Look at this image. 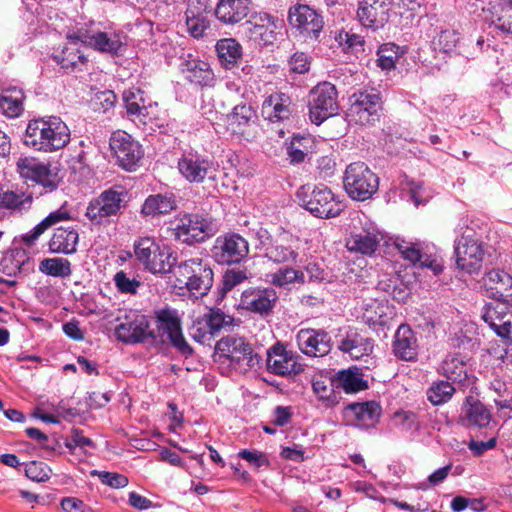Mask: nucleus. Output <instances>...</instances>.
<instances>
[{
  "label": "nucleus",
  "instance_id": "0e129e2a",
  "mask_svg": "<svg viewBox=\"0 0 512 512\" xmlns=\"http://www.w3.org/2000/svg\"><path fill=\"white\" fill-rule=\"evenodd\" d=\"M394 422L396 426L404 431H411L418 428L416 415L410 411L395 413Z\"/></svg>",
  "mask_w": 512,
  "mask_h": 512
},
{
  "label": "nucleus",
  "instance_id": "4c0bfd02",
  "mask_svg": "<svg viewBox=\"0 0 512 512\" xmlns=\"http://www.w3.org/2000/svg\"><path fill=\"white\" fill-rule=\"evenodd\" d=\"M79 234L72 227H59L55 229L49 242L52 253L72 254L77 250Z\"/></svg>",
  "mask_w": 512,
  "mask_h": 512
},
{
  "label": "nucleus",
  "instance_id": "bb28decb",
  "mask_svg": "<svg viewBox=\"0 0 512 512\" xmlns=\"http://www.w3.org/2000/svg\"><path fill=\"white\" fill-rule=\"evenodd\" d=\"M492 420L491 411L477 398L467 396L461 406L460 423L469 429H482L489 426Z\"/></svg>",
  "mask_w": 512,
  "mask_h": 512
},
{
  "label": "nucleus",
  "instance_id": "4d7b16f0",
  "mask_svg": "<svg viewBox=\"0 0 512 512\" xmlns=\"http://www.w3.org/2000/svg\"><path fill=\"white\" fill-rule=\"evenodd\" d=\"M51 469L43 462L31 461L25 466V475L35 482H45L50 478Z\"/></svg>",
  "mask_w": 512,
  "mask_h": 512
},
{
  "label": "nucleus",
  "instance_id": "8fccbe9b",
  "mask_svg": "<svg viewBox=\"0 0 512 512\" xmlns=\"http://www.w3.org/2000/svg\"><path fill=\"white\" fill-rule=\"evenodd\" d=\"M403 51L394 43H384L377 51V65L382 70L390 71L395 68L397 60L401 57Z\"/></svg>",
  "mask_w": 512,
  "mask_h": 512
},
{
  "label": "nucleus",
  "instance_id": "1a4fd4ad",
  "mask_svg": "<svg viewBox=\"0 0 512 512\" xmlns=\"http://www.w3.org/2000/svg\"><path fill=\"white\" fill-rule=\"evenodd\" d=\"M16 168L22 179L32 181L40 188V195L56 191L62 182L56 168L34 157H20Z\"/></svg>",
  "mask_w": 512,
  "mask_h": 512
},
{
  "label": "nucleus",
  "instance_id": "7ed1b4c3",
  "mask_svg": "<svg viewBox=\"0 0 512 512\" xmlns=\"http://www.w3.org/2000/svg\"><path fill=\"white\" fill-rule=\"evenodd\" d=\"M136 259L153 274H166L176 265L177 257L172 249L158 244L151 237H143L134 243Z\"/></svg>",
  "mask_w": 512,
  "mask_h": 512
},
{
  "label": "nucleus",
  "instance_id": "2f4dec72",
  "mask_svg": "<svg viewBox=\"0 0 512 512\" xmlns=\"http://www.w3.org/2000/svg\"><path fill=\"white\" fill-rule=\"evenodd\" d=\"M181 72L184 77L191 83L200 86H210L214 81V73L210 65L191 55L182 61L180 65Z\"/></svg>",
  "mask_w": 512,
  "mask_h": 512
},
{
  "label": "nucleus",
  "instance_id": "49530a36",
  "mask_svg": "<svg viewBox=\"0 0 512 512\" xmlns=\"http://www.w3.org/2000/svg\"><path fill=\"white\" fill-rule=\"evenodd\" d=\"M269 277L272 285L281 288L288 287L293 283L303 284L305 282L304 272L289 266L278 269L271 273Z\"/></svg>",
  "mask_w": 512,
  "mask_h": 512
},
{
  "label": "nucleus",
  "instance_id": "4be33fe9",
  "mask_svg": "<svg viewBox=\"0 0 512 512\" xmlns=\"http://www.w3.org/2000/svg\"><path fill=\"white\" fill-rule=\"evenodd\" d=\"M277 300V292L271 287H250L242 292L239 306L265 317L272 313Z\"/></svg>",
  "mask_w": 512,
  "mask_h": 512
},
{
  "label": "nucleus",
  "instance_id": "6e6d98bb",
  "mask_svg": "<svg viewBox=\"0 0 512 512\" xmlns=\"http://www.w3.org/2000/svg\"><path fill=\"white\" fill-rule=\"evenodd\" d=\"M65 446L73 453L76 448H80L83 451L87 448L94 449L95 443L90 438L84 436L82 430L73 428L66 439Z\"/></svg>",
  "mask_w": 512,
  "mask_h": 512
},
{
  "label": "nucleus",
  "instance_id": "6e6552de",
  "mask_svg": "<svg viewBox=\"0 0 512 512\" xmlns=\"http://www.w3.org/2000/svg\"><path fill=\"white\" fill-rule=\"evenodd\" d=\"M154 318L156 329L152 330L153 335L149 337L159 338L162 343L168 342L182 355L190 356L193 350L183 336L178 312L174 309L164 308L155 311Z\"/></svg>",
  "mask_w": 512,
  "mask_h": 512
},
{
  "label": "nucleus",
  "instance_id": "69168bd1",
  "mask_svg": "<svg viewBox=\"0 0 512 512\" xmlns=\"http://www.w3.org/2000/svg\"><path fill=\"white\" fill-rule=\"evenodd\" d=\"M304 139L305 138L299 136L293 137L289 147L287 148V154L291 163H301L304 161L305 156L307 155V149H303L301 147V141Z\"/></svg>",
  "mask_w": 512,
  "mask_h": 512
},
{
  "label": "nucleus",
  "instance_id": "a19ab883",
  "mask_svg": "<svg viewBox=\"0 0 512 512\" xmlns=\"http://www.w3.org/2000/svg\"><path fill=\"white\" fill-rule=\"evenodd\" d=\"M32 195L4 189L0 186V210L22 212L31 207Z\"/></svg>",
  "mask_w": 512,
  "mask_h": 512
},
{
  "label": "nucleus",
  "instance_id": "774afa93",
  "mask_svg": "<svg viewBox=\"0 0 512 512\" xmlns=\"http://www.w3.org/2000/svg\"><path fill=\"white\" fill-rule=\"evenodd\" d=\"M61 507L64 512H94V510L86 505L82 500L75 497H67L62 499Z\"/></svg>",
  "mask_w": 512,
  "mask_h": 512
},
{
  "label": "nucleus",
  "instance_id": "9b49d317",
  "mask_svg": "<svg viewBox=\"0 0 512 512\" xmlns=\"http://www.w3.org/2000/svg\"><path fill=\"white\" fill-rule=\"evenodd\" d=\"M180 175L191 184H201L207 179L214 180L217 167L212 158L194 150L185 151L178 159Z\"/></svg>",
  "mask_w": 512,
  "mask_h": 512
},
{
  "label": "nucleus",
  "instance_id": "aec40b11",
  "mask_svg": "<svg viewBox=\"0 0 512 512\" xmlns=\"http://www.w3.org/2000/svg\"><path fill=\"white\" fill-rule=\"evenodd\" d=\"M395 247L402 257L412 265L420 268H429L435 275L443 270L442 261L432 254L428 245L396 239Z\"/></svg>",
  "mask_w": 512,
  "mask_h": 512
},
{
  "label": "nucleus",
  "instance_id": "b1692460",
  "mask_svg": "<svg viewBox=\"0 0 512 512\" xmlns=\"http://www.w3.org/2000/svg\"><path fill=\"white\" fill-rule=\"evenodd\" d=\"M122 98L127 116L132 121L145 124L148 119L153 118L157 104L153 103L140 88L132 87L125 90Z\"/></svg>",
  "mask_w": 512,
  "mask_h": 512
},
{
  "label": "nucleus",
  "instance_id": "5fc2aeb1",
  "mask_svg": "<svg viewBox=\"0 0 512 512\" xmlns=\"http://www.w3.org/2000/svg\"><path fill=\"white\" fill-rule=\"evenodd\" d=\"M113 282L118 292L122 294H136L141 282L135 277L129 276L123 270L118 271L114 277Z\"/></svg>",
  "mask_w": 512,
  "mask_h": 512
},
{
  "label": "nucleus",
  "instance_id": "3c124183",
  "mask_svg": "<svg viewBox=\"0 0 512 512\" xmlns=\"http://www.w3.org/2000/svg\"><path fill=\"white\" fill-rule=\"evenodd\" d=\"M456 389L448 381H438L432 384L427 391V397L433 405H441L448 402Z\"/></svg>",
  "mask_w": 512,
  "mask_h": 512
},
{
  "label": "nucleus",
  "instance_id": "72a5a7b5",
  "mask_svg": "<svg viewBox=\"0 0 512 512\" xmlns=\"http://www.w3.org/2000/svg\"><path fill=\"white\" fill-rule=\"evenodd\" d=\"M443 374L447 379L460 385H469L470 367L467 363V358L461 354L448 355L442 363Z\"/></svg>",
  "mask_w": 512,
  "mask_h": 512
},
{
  "label": "nucleus",
  "instance_id": "f704fd0d",
  "mask_svg": "<svg viewBox=\"0 0 512 512\" xmlns=\"http://www.w3.org/2000/svg\"><path fill=\"white\" fill-rule=\"evenodd\" d=\"M347 413L354 417L355 426L368 428L379 421L381 407L374 401L353 403L347 407Z\"/></svg>",
  "mask_w": 512,
  "mask_h": 512
},
{
  "label": "nucleus",
  "instance_id": "9d476101",
  "mask_svg": "<svg viewBox=\"0 0 512 512\" xmlns=\"http://www.w3.org/2000/svg\"><path fill=\"white\" fill-rule=\"evenodd\" d=\"M343 183L350 198L365 201L377 192L379 178L364 162H353L345 170Z\"/></svg>",
  "mask_w": 512,
  "mask_h": 512
},
{
  "label": "nucleus",
  "instance_id": "f8f14e48",
  "mask_svg": "<svg viewBox=\"0 0 512 512\" xmlns=\"http://www.w3.org/2000/svg\"><path fill=\"white\" fill-rule=\"evenodd\" d=\"M308 109L310 120L316 125L334 116L338 110L335 86L329 82L316 85L309 93Z\"/></svg>",
  "mask_w": 512,
  "mask_h": 512
},
{
  "label": "nucleus",
  "instance_id": "603ef678",
  "mask_svg": "<svg viewBox=\"0 0 512 512\" xmlns=\"http://www.w3.org/2000/svg\"><path fill=\"white\" fill-rule=\"evenodd\" d=\"M23 93L17 92V95L0 96V110L8 118H16L23 112Z\"/></svg>",
  "mask_w": 512,
  "mask_h": 512
},
{
  "label": "nucleus",
  "instance_id": "e2e57ef3",
  "mask_svg": "<svg viewBox=\"0 0 512 512\" xmlns=\"http://www.w3.org/2000/svg\"><path fill=\"white\" fill-rule=\"evenodd\" d=\"M459 41V34L455 30L441 31L437 37L439 49L445 53L452 51Z\"/></svg>",
  "mask_w": 512,
  "mask_h": 512
},
{
  "label": "nucleus",
  "instance_id": "4468645a",
  "mask_svg": "<svg viewBox=\"0 0 512 512\" xmlns=\"http://www.w3.org/2000/svg\"><path fill=\"white\" fill-rule=\"evenodd\" d=\"M110 149L117 164L127 171H134L143 157L139 142L125 131L117 130L109 140Z\"/></svg>",
  "mask_w": 512,
  "mask_h": 512
},
{
  "label": "nucleus",
  "instance_id": "20e7f679",
  "mask_svg": "<svg viewBox=\"0 0 512 512\" xmlns=\"http://www.w3.org/2000/svg\"><path fill=\"white\" fill-rule=\"evenodd\" d=\"M66 38L72 40V42H81L95 51L111 56L122 54L126 46V37L123 32L116 30L103 31L95 27L78 28L76 31L69 32Z\"/></svg>",
  "mask_w": 512,
  "mask_h": 512
},
{
  "label": "nucleus",
  "instance_id": "423d86ee",
  "mask_svg": "<svg viewBox=\"0 0 512 512\" xmlns=\"http://www.w3.org/2000/svg\"><path fill=\"white\" fill-rule=\"evenodd\" d=\"M457 231L459 236L454 243L457 267L467 273H473L481 268L484 258L482 241L469 226H461Z\"/></svg>",
  "mask_w": 512,
  "mask_h": 512
},
{
  "label": "nucleus",
  "instance_id": "f03ea898",
  "mask_svg": "<svg viewBox=\"0 0 512 512\" xmlns=\"http://www.w3.org/2000/svg\"><path fill=\"white\" fill-rule=\"evenodd\" d=\"M296 196L300 204L318 218L337 217L344 208L343 203L332 190L323 184L314 186L313 189L309 186H302L298 189Z\"/></svg>",
  "mask_w": 512,
  "mask_h": 512
},
{
  "label": "nucleus",
  "instance_id": "e433bc0d",
  "mask_svg": "<svg viewBox=\"0 0 512 512\" xmlns=\"http://www.w3.org/2000/svg\"><path fill=\"white\" fill-rule=\"evenodd\" d=\"M338 347L342 352L349 354L352 359L358 360L372 353L373 341L356 331H349Z\"/></svg>",
  "mask_w": 512,
  "mask_h": 512
},
{
  "label": "nucleus",
  "instance_id": "864d4df0",
  "mask_svg": "<svg viewBox=\"0 0 512 512\" xmlns=\"http://www.w3.org/2000/svg\"><path fill=\"white\" fill-rule=\"evenodd\" d=\"M187 32L193 38H203L206 35L207 30L210 29V21L208 16H196L195 14H189L185 16Z\"/></svg>",
  "mask_w": 512,
  "mask_h": 512
},
{
  "label": "nucleus",
  "instance_id": "13d9d810",
  "mask_svg": "<svg viewBox=\"0 0 512 512\" xmlns=\"http://www.w3.org/2000/svg\"><path fill=\"white\" fill-rule=\"evenodd\" d=\"M489 387L498 395V398L494 399V403L499 409L512 408V398L502 399L503 397L509 394L507 384L504 381L500 379H494L493 381L490 382Z\"/></svg>",
  "mask_w": 512,
  "mask_h": 512
},
{
  "label": "nucleus",
  "instance_id": "2eb2a0df",
  "mask_svg": "<svg viewBox=\"0 0 512 512\" xmlns=\"http://www.w3.org/2000/svg\"><path fill=\"white\" fill-rule=\"evenodd\" d=\"M126 193L110 188L92 199L86 208V217L94 224H103L117 216L123 207Z\"/></svg>",
  "mask_w": 512,
  "mask_h": 512
},
{
  "label": "nucleus",
  "instance_id": "c85d7f7f",
  "mask_svg": "<svg viewBox=\"0 0 512 512\" xmlns=\"http://www.w3.org/2000/svg\"><path fill=\"white\" fill-rule=\"evenodd\" d=\"M418 341L415 332L409 325L402 324L395 332L392 351L403 361H414L418 355Z\"/></svg>",
  "mask_w": 512,
  "mask_h": 512
},
{
  "label": "nucleus",
  "instance_id": "052dcab7",
  "mask_svg": "<svg viewBox=\"0 0 512 512\" xmlns=\"http://www.w3.org/2000/svg\"><path fill=\"white\" fill-rule=\"evenodd\" d=\"M335 40L340 46L351 50H358L364 44L363 37L350 31H340L335 36Z\"/></svg>",
  "mask_w": 512,
  "mask_h": 512
},
{
  "label": "nucleus",
  "instance_id": "37998d69",
  "mask_svg": "<svg viewBox=\"0 0 512 512\" xmlns=\"http://www.w3.org/2000/svg\"><path fill=\"white\" fill-rule=\"evenodd\" d=\"M176 208V201L172 195H151L149 196L141 209L145 216H157L167 214Z\"/></svg>",
  "mask_w": 512,
  "mask_h": 512
},
{
  "label": "nucleus",
  "instance_id": "c9c22d12",
  "mask_svg": "<svg viewBox=\"0 0 512 512\" xmlns=\"http://www.w3.org/2000/svg\"><path fill=\"white\" fill-rule=\"evenodd\" d=\"M382 239L383 236L379 231L364 230L351 234L347 239L346 246L352 252L371 255L377 250Z\"/></svg>",
  "mask_w": 512,
  "mask_h": 512
},
{
  "label": "nucleus",
  "instance_id": "5701e85b",
  "mask_svg": "<svg viewBox=\"0 0 512 512\" xmlns=\"http://www.w3.org/2000/svg\"><path fill=\"white\" fill-rule=\"evenodd\" d=\"M115 335L122 342L138 343L153 335V331L150 329L145 315L130 311L125 314L124 320L115 327Z\"/></svg>",
  "mask_w": 512,
  "mask_h": 512
},
{
  "label": "nucleus",
  "instance_id": "de8ad7c7",
  "mask_svg": "<svg viewBox=\"0 0 512 512\" xmlns=\"http://www.w3.org/2000/svg\"><path fill=\"white\" fill-rule=\"evenodd\" d=\"M203 321L209 329V334L215 335L223 329L227 330L231 328L234 322V318L225 314L219 308H211L203 316Z\"/></svg>",
  "mask_w": 512,
  "mask_h": 512
},
{
  "label": "nucleus",
  "instance_id": "f257e3e1",
  "mask_svg": "<svg viewBox=\"0 0 512 512\" xmlns=\"http://www.w3.org/2000/svg\"><path fill=\"white\" fill-rule=\"evenodd\" d=\"M23 142L36 151L55 152L70 142V130L59 117L35 118L28 122Z\"/></svg>",
  "mask_w": 512,
  "mask_h": 512
},
{
  "label": "nucleus",
  "instance_id": "338daca9",
  "mask_svg": "<svg viewBox=\"0 0 512 512\" xmlns=\"http://www.w3.org/2000/svg\"><path fill=\"white\" fill-rule=\"evenodd\" d=\"M290 71L298 74L307 72L310 68L308 56L303 52L294 53L289 60Z\"/></svg>",
  "mask_w": 512,
  "mask_h": 512
},
{
  "label": "nucleus",
  "instance_id": "473e14b6",
  "mask_svg": "<svg viewBox=\"0 0 512 512\" xmlns=\"http://www.w3.org/2000/svg\"><path fill=\"white\" fill-rule=\"evenodd\" d=\"M250 0H220L215 7L216 18L224 24H236L250 12Z\"/></svg>",
  "mask_w": 512,
  "mask_h": 512
},
{
  "label": "nucleus",
  "instance_id": "79ce46f5",
  "mask_svg": "<svg viewBox=\"0 0 512 512\" xmlns=\"http://www.w3.org/2000/svg\"><path fill=\"white\" fill-rule=\"evenodd\" d=\"M215 48L220 63L226 69H232L242 56V46L233 38L218 40Z\"/></svg>",
  "mask_w": 512,
  "mask_h": 512
},
{
  "label": "nucleus",
  "instance_id": "680f3d73",
  "mask_svg": "<svg viewBox=\"0 0 512 512\" xmlns=\"http://www.w3.org/2000/svg\"><path fill=\"white\" fill-rule=\"evenodd\" d=\"M248 278L246 271L240 269H229L223 275L224 292L232 290L235 286L242 283Z\"/></svg>",
  "mask_w": 512,
  "mask_h": 512
},
{
  "label": "nucleus",
  "instance_id": "ea45409f",
  "mask_svg": "<svg viewBox=\"0 0 512 512\" xmlns=\"http://www.w3.org/2000/svg\"><path fill=\"white\" fill-rule=\"evenodd\" d=\"M68 41L69 44L64 46L59 54L54 56V60L62 69L68 72H73L77 69H81V67L87 62V58L77 47L79 42H72V40Z\"/></svg>",
  "mask_w": 512,
  "mask_h": 512
},
{
  "label": "nucleus",
  "instance_id": "bf43d9fd",
  "mask_svg": "<svg viewBox=\"0 0 512 512\" xmlns=\"http://www.w3.org/2000/svg\"><path fill=\"white\" fill-rule=\"evenodd\" d=\"M92 475H97L101 482L112 488H123L128 484V478L122 474L106 471H93Z\"/></svg>",
  "mask_w": 512,
  "mask_h": 512
},
{
  "label": "nucleus",
  "instance_id": "a211bd4d",
  "mask_svg": "<svg viewBox=\"0 0 512 512\" xmlns=\"http://www.w3.org/2000/svg\"><path fill=\"white\" fill-rule=\"evenodd\" d=\"M351 105L348 109L350 121L360 125L374 123L378 119L381 109V98L374 90H365L351 96Z\"/></svg>",
  "mask_w": 512,
  "mask_h": 512
},
{
  "label": "nucleus",
  "instance_id": "a878e982",
  "mask_svg": "<svg viewBox=\"0 0 512 512\" xmlns=\"http://www.w3.org/2000/svg\"><path fill=\"white\" fill-rule=\"evenodd\" d=\"M299 349L307 356L322 357L331 349V337L324 330L301 329L296 335Z\"/></svg>",
  "mask_w": 512,
  "mask_h": 512
},
{
  "label": "nucleus",
  "instance_id": "58836bf2",
  "mask_svg": "<svg viewBox=\"0 0 512 512\" xmlns=\"http://www.w3.org/2000/svg\"><path fill=\"white\" fill-rule=\"evenodd\" d=\"M333 383L335 388H340L346 393H355L367 388V382L357 367L339 371L333 378Z\"/></svg>",
  "mask_w": 512,
  "mask_h": 512
},
{
  "label": "nucleus",
  "instance_id": "f3484780",
  "mask_svg": "<svg viewBox=\"0 0 512 512\" xmlns=\"http://www.w3.org/2000/svg\"><path fill=\"white\" fill-rule=\"evenodd\" d=\"M211 252L219 264H236L248 256L249 244L241 235L228 233L216 238Z\"/></svg>",
  "mask_w": 512,
  "mask_h": 512
},
{
  "label": "nucleus",
  "instance_id": "c756f323",
  "mask_svg": "<svg viewBox=\"0 0 512 512\" xmlns=\"http://www.w3.org/2000/svg\"><path fill=\"white\" fill-rule=\"evenodd\" d=\"M291 99L288 95L278 92L266 97L262 103L261 115L271 122L277 123L289 119L291 116Z\"/></svg>",
  "mask_w": 512,
  "mask_h": 512
},
{
  "label": "nucleus",
  "instance_id": "cd10ccee",
  "mask_svg": "<svg viewBox=\"0 0 512 512\" xmlns=\"http://www.w3.org/2000/svg\"><path fill=\"white\" fill-rule=\"evenodd\" d=\"M357 17L365 27L378 29L389 18V4L387 0H363L360 2Z\"/></svg>",
  "mask_w": 512,
  "mask_h": 512
},
{
  "label": "nucleus",
  "instance_id": "39448f33",
  "mask_svg": "<svg viewBox=\"0 0 512 512\" xmlns=\"http://www.w3.org/2000/svg\"><path fill=\"white\" fill-rule=\"evenodd\" d=\"M173 273L177 282L195 294L206 295L213 285L214 273L210 263L200 257L180 262L174 267Z\"/></svg>",
  "mask_w": 512,
  "mask_h": 512
},
{
  "label": "nucleus",
  "instance_id": "6ab92c4d",
  "mask_svg": "<svg viewBox=\"0 0 512 512\" xmlns=\"http://www.w3.org/2000/svg\"><path fill=\"white\" fill-rule=\"evenodd\" d=\"M482 319L500 337L512 342V306L510 300H493L483 307Z\"/></svg>",
  "mask_w": 512,
  "mask_h": 512
},
{
  "label": "nucleus",
  "instance_id": "7c9ffc66",
  "mask_svg": "<svg viewBox=\"0 0 512 512\" xmlns=\"http://www.w3.org/2000/svg\"><path fill=\"white\" fill-rule=\"evenodd\" d=\"M483 285L494 300H512V276L501 269H492L483 278Z\"/></svg>",
  "mask_w": 512,
  "mask_h": 512
},
{
  "label": "nucleus",
  "instance_id": "09e8293b",
  "mask_svg": "<svg viewBox=\"0 0 512 512\" xmlns=\"http://www.w3.org/2000/svg\"><path fill=\"white\" fill-rule=\"evenodd\" d=\"M39 270L49 276L66 278L72 273L71 263L66 258H46L39 264Z\"/></svg>",
  "mask_w": 512,
  "mask_h": 512
},
{
  "label": "nucleus",
  "instance_id": "c03bdc74",
  "mask_svg": "<svg viewBox=\"0 0 512 512\" xmlns=\"http://www.w3.org/2000/svg\"><path fill=\"white\" fill-rule=\"evenodd\" d=\"M298 251L292 243L276 242L266 251V257L278 264H295Z\"/></svg>",
  "mask_w": 512,
  "mask_h": 512
},
{
  "label": "nucleus",
  "instance_id": "a18cd8bd",
  "mask_svg": "<svg viewBox=\"0 0 512 512\" xmlns=\"http://www.w3.org/2000/svg\"><path fill=\"white\" fill-rule=\"evenodd\" d=\"M255 117V111L250 105L239 104L233 108L228 121L234 132L244 133L245 129L254 122Z\"/></svg>",
  "mask_w": 512,
  "mask_h": 512
},
{
  "label": "nucleus",
  "instance_id": "412c9836",
  "mask_svg": "<svg viewBox=\"0 0 512 512\" xmlns=\"http://www.w3.org/2000/svg\"><path fill=\"white\" fill-rule=\"evenodd\" d=\"M266 366L270 373L279 376L290 374H299L303 371V366L299 362V355L277 342L266 352Z\"/></svg>",
  "mask_w": 512,
  "mask_h": 512
},
{
  "label": "nucleus",
  "instance_id": "dca6fc26",
  "mask_svg": "<svg viewBox=\"0 0 512 512\" xmlns=\"http://www.w3.org/2000/svg\"><path fill=\"white\" fill-rule=\"evenodd\" d=\"M288 21L305 40L318 39L324 27L323 16L306 4H295L289 8Z\"/></svg>",
  "mask_w": 512,
  "mask_h": 512
},
{
  "label": "nucleus",
  "instance_id": "393cba45",
  "mask_svg": "<svg viewBox=\"0 0 512 512\" xmlns=\"http://www.w3.org/2000/svg\"><path fill=\"white\" fill-rule=\"evenodd\" d=\"M282 23V20L268 13H260L249 21L247 36L259 46L273 45L277 40L276 30L282 27Z\"/></svg>",
  "mask_w": 512,
  "mask_h": 512
},
{
  "label": "nucleus",
  "instance_id": "ddd939ff",
  "mask_svg": "<svg viewBox=\"0 0 512 512\" xmlns=\"http://www.w3.org/2000/svg\"><path fill=\"white\" fill-rule=\"evenodd\" d=\"M176 239L183 243L203 242L215 233L213 223L198 214H184L174 222Z\"/></svg>",
  "mask_w": 512,
  "mask_h": 512
},
{
  "label": "nucleus",
  "instance_id": "0eeeda50",
  "mask_svg": "<svg viewBox=\"0 0 512 512\" xmlns=\"http://www.w3.org/2000/svg\"><path fill=\"white\" fill-rule=\"evenodd\" d=\"M217 349L229 361V365L240 373L261 367V355L242 337L222 338L217 343Z\"/></svg>",
  "mask_w": 512,
  "mask_h": 512
}]
</instances>
